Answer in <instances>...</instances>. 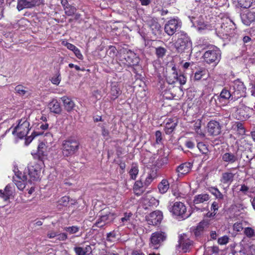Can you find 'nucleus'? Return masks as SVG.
I'll list each match as a JSON object with an SVG mask.
<instances>
[{
    "instance_id": "obj_1",
    "label": "nucleus",
    "mask_w": 255,
    "mask_h": 255,
    "mask_svg": "<svg viewBox=\"0 0 255 255\" xmlns=\"http://www.w3.org/2000/svg\"><path fill=\"white\" fill-rule=\"evenodd\" d=\"M176 36H177V39L174 45L178 52H189L191 50L192 42L186 33L180 31L177 33Z\"/></svg>"
},
{
    "instance_id": "obj_2",
    "label": "nucleus",
    "mask_w": 255,
    "mask_h": 255,
    "mask_svg": "<svg viewBox=\"0 0 255 255\" xmlns=\"http://www.w3.org/2000/svg\"><path fill=\"white\" fill-rule=\"evenodd\" d=\"M79 141L73 137L63 140L61 146L63 155L68 157L75 154L79 150Z\"/></svg>"
},
{
    "instance_id": "obj_3",
    "label": "nucleus",
    "mask_w": 255,
    "mask_h": 255,
    "mask_svg": "<svg viewBox=\"0 0 255 255\" xmlns=\"http://www.w3.org/2000/svg\"><path fill=\"white\" fill-rule=\"evenodd\" d=\"M116 217V214L109 208L105 209L100 213L98 219L95 223V226L102 228L113 222Z\"/></svg>"
},
{
    "instance_id": "obj_4",
    "label": "nucleus",
    "mask_w": 255,
    "mask_h": 255,
    "mask_svg": "<svg viewBox=\"0 0 255 255\" xmlns=\"http://www.w3.org/2000/svg\"><path fill=\"white\" fill-rule=\"evenodd\" d=\"M230 90L232 93V99H238L245 96L246 88L244 83L238 79L231 83Z\"/></svg>"
},
{
    "instance_id": "obj_5",
    "label": "nucleus",
    "mask_w": 255,
    "mask_h": 255,
    "mask_svg": "<svg viewBox=\"0 0 255 255\" xmlns=\"http://www.w3.org/2000/svg\"><path fill=\"white\" fill-rule=\"evenodd\" d=\"M221 56V51L216 46L210 48L204 53L203 55L205 61L209 64L212 63L217 64L220 60Z\"/></svg>"
},
{
    "instance_id": "obj_6",
    "label": "nucleus",
    "mask_w": 255,
    "mask_h": 255,
    "mask_svg": "<svg viewBox=\"0 0 255 255\" xmlns=\"http://www.w3.org/2000/svg\"><path fill=\"white\" fill-rule=\"evenodd\" d=\"M29 123L25 119H21L12 131L13 134L19 138L25 137L29 130Z\"/></svg>"
},
{
    "instance_id": "obj_7",
    "label": "nucleus",
    "mask_w": 255,
    "mask_h": 255,
    "mask_svg": "<svg viewBox=\"0 0 255 255\" xmlns=\"http://www.w3.org/2000/svg\"><path fill=\"white\" fill-rule=\"evenodd\" d=\"M182 26L181 21L177 18L168 20L164 25V31L169 36L173 35Z\"/></svg>"
},
{
    "instance_id": "obj_8",
    "label": "nucleus",
    "mask_w": 255,
    "mask_h": 255,
    "mask_svg": "<svg viewBox=\"0 0 255 255\" xmlns=\"http://www.w3.org/2000/svg\"><path fill=\"white\" fill-rule=\"evenodd\" d=\"M165 232L159 231L152 233L150 238L149 246L154 249H157L166 240Z\"/></svg>"
},
{
    "instance_id": "obj_9",
    "label": "nucleus",
    "mask_w": 255,
    "mask_h": 255,
    "mask_svg": "<svg viewBox=\"0 0 255 255\" xmlns=\"http://www.w3.org/2000/svg\"><path fill=\"white\" fill-rule=\"evenodd\" d=\"M253 114V110L242 104L236 111V117L238 120L246 121L249 119Z\"/></svg>"
},
{
    "instance_id": "obj_10",
    "label": "nucleus",
    "mask_w": 255,
    "mask_h": 255,
    "mask_svg": "<svg viewBox=\"0 0 255 255\" xmlns=\"http://www.w3.org/2000/svg\"><path fill=\"white\" fill-rule=\"evenodd\" d=\"M186 207L183 203L176 202L172 206L170 212L175 216L183 218H187L189 217L190 215L186 214Z\"/></svg>"
},
{
    "instance_id": "obj_11",
    "label": "nucleus",
    "mask_w": 255,
    "mask_h": 255,
    "mask_svg": "<svg viewBox=\"0 0 255 255\" xmlns=\"http://www.w3.org/2000/svg\"><path fill=\"white\" fill-rule=\"evenodd\" d=\"M28 175L29 181H36L39 179L40 176L41 168L39 164H35L34 165H29L27 167Z\"/></svg>"
},
{
    "instance_id": "obj_12",
    "label": "nucleus",
    "mask_w": 255,
    "mask_h": 255,
    "mask_svg": "<svg viewBox=\"0 0 255 255\" xmlns=\"http://www.w3.org/2000/svg\"><path fill=\"white\" fill-rule=\"evenodd\" d=\"M162 213L160 211H155L146 217L148 224L155 226L160 223L162 219Z\"/></svg>"
},
{
    "instance_id": "obj_13",
    "label": "nucleus",
    "mask_w": 255,
    "mask_h": 255,
    "mask_svg": "<svg viewBox=\"0 0 255 255\" xmlns=\"http://www.w3.org/2000/svg\"><path fill=\"white\" fill-rule=\"evenodd\" d=\"M222 160L228 164H233L239 161V157L236 152H227L222 154Z\"/></svg>"
},
{
    "instance_id": "obj_14",
    "label": "nucleus",
    "mask_w": 255,
    "mask_h": 255,
    "mask_svg": "<svg viewBox=\"0 0 255 255\" xmlns=\"http://www.w3.org/2000/svg\"><path fill=\"white\" fill-rule=\"evenodd\" d=\"M232 97V93L226 89L222 90L219 96L218 97L216 103L220 106H225L228 103L229 99Z\"/></svg>"
},
{
    "instance_id": "obj_15",
    "label": "nucleus",
    "mask_w": 255,
    "mask_h": 255,
    "mask_svg": "<svg viewBox=\"0 0 255 255\" xmlns=\"http://www.w3.org/2000/svg\"><path fill=\"white\" fill-rule=\"evenodd\" d=\"M207 130L211 135H219L221 131V128L220 124L215 121L209 122L207 125Z\"/></svg>"
},
{
    "instance_id": "obj_16",
    "label": "nucleus",
    "mask_w": 255,
    "mask_h": 255,
    "mask_svg": "<svg viewBox=\"0 0 255 255\" xmlns=\"http://www.w3.org/2000/svg\"><path fill=\"white\" fill-rule=\"evenodd\" d=\"M192 167V164L190 162H185L177 167L176 172L177 173L178 178L183 177L188 173Z\"/></svg>"
},
{
    "instance_id": "obj_17",
    "label": "nucleus",
    "mask_w": 255,
    "mask_h": 255,
    "mask_svg": "<svg viewBox=\"0 0 255 255\" xmlns=\"http://www.w3.org/2000/svg\"><path fill=\"white\" fill-rule=\"evenodd\" d=\"M37 4V1L32 0H18L16 8L18 11H21L24 8H31Z\"/></svg>"
},
{
    "instance_id": "obj_18",
    "label": "nucleus",
    "mask_w": 255,
    "mask_h": 255,
    "mask_svg": "<svg viewBox=\"0 0 255 255\" xmlns=\"http://www.w3.org/2000/svg\"><path fill=\"white\" fill-rule=\"evenodd\" d=\"M192 244L190 241L186 234L181 235L179 240V246L182 248L184 252H187L190 246Z\"/></svg>"
},
{
    "instance_id": "obj_19",
    "label": "nucleus",
    "mask_w": 255,
    "mask_h": 255,
    "mask_svg": "<svg viewBox=\"0 0 255 255\" xmlns=\"http://www.w3.org/2000/svg\"><path fill=\"white\" fill-rule=\"evenodd\" d=\"M14 186L11 184H8L6 186L4 190H0V197L4 201H7L13 193Z\"/></svg>"
},
{
    "instance_id": "obj_20",
    "label": "nucleus",
    "mask_w": 255,
    "mask_h": 255,
    "mask_svg": "<svg viewBox=\"0 0 255 255\" xmlns=\"http://www.w3.org/2000/svg\"><path fill=\"white\" fill-rule=\"evenodd\" d=\"M241 19L243 23L246 25H250L251 23L255 20V13L249 11L246 13L241 15Z\"/></svg>"
},
{
    "instance_id": "obj_21",
    "label": "nucleus",
    "mask_w": 255,
    "mask_h": 255,
    "mask_svg": "<svg viewBox=\"0 0 255 255\" xmlns=\"http://www.w3.org/2000/svg\"><path fill=\"white\" fill-rule=\"evenodd\" d=\"M64 109L68 112L72 111L75 107L74 102L69 98L64 96L61 98Z\"/></svg>"
},
{
    "instance_id": "obj_22",
    "label": "nucleus",
    "mask_w": 255,
    "mask_h": 255,
    "mask_svg": "<svg viewBox=\"0 0 255 255\" xmlns=\"http://www.w3.org/2000/svg\"><path fill=\"white\" fill-rule=\"evenodd\" d=\"M235 174L231 172H225L222 173L220 181L227 184H230L233 181Z\"/></svg>"
},
{
    "instance_id": "obj_23",
    "label": "nucleus",
    "mask_w": 255,
    "mask_h": 255,
    "mask_svg": "<svg viewBox=\"0 0 255 255\" xmlns=\"http://www.w3.org/2000/svg\"><path fill=\"white\" fill-rule=\"evenodd\" d=\"M23 178H21L19 176L16 177L14 178V182L18 189L22 190L25 187L26 180L28 179L27 175H23Z\"/></svg>"
},
{
    "instance_id": "obj_24",
    "label": "nucleus",
    "mask_w": 255,
    "mask_h": 255,
    "mask_svg": "<svg viewBox=\"0 0 255 255\" xmlns=\"http://www.w3.org/2000/svg\"><path fill=\"white\" fill-rule=\"evenodd\" d=\"M48 108L51 112L59 114L61 112L60 103L55 99L52 100L48 104Z\"/></svg>"
},
{
    "instance_id": "obj_25",
    "label": "nucleus",
    "mask_w": 255,
    "mask_h": 255,
    "mask_svg": "<svg viewBox=\"0 0 255 255\" xmlns=\"http://www.w3.org/2000/svg\"><path fill=\"white\" fill-rule=\"evenodd\" d=\"M121 94V91L118 87V83L113 82L111 84V95L112 99L115 100L117 99Z\"/></svg>"
},
{
    "instance_id": "obj_26",
    "label": "nucleus",
    "mask_w": 255,
    "mask_h": 255,
    "mask_svg": "<svg viewBox=\"0 0 255 255\" xmlns=\"http://www.w3.org/2000/svg\"><path fill=\"white\" fill-rule=\"evenodd\" d=\"M210 196L207 194H201L196 195L193 200V203L194 204H198L203 203L204 202L207 201L209 200Z\"/></svg>"
},
{
    "instance_id": "obj_27",
    "label": "nucleus",
    "mask_w": 255,
    "mask_h": 255,
    "mask_svg": "<svg viewBox=\"0 0 255 255\" xmlns=\"http://www.w3.org/2000/svg\"><path fill=\"white\" fill-rule=\"evenodd\" d=\"M150 27L152 30V33L155 35H159L161 33V26L156 21L151 20L149 23Z\"/></svg>"
},
{
    "instance_id": "obj_28",
    "label": "nucleus",
    "mask_w": 255,
    "mask_h": 255,
    "mask_svg": "<svg viewBox=\"0 0 255 255\" xmlns=\"http://www.w3.org/2000/svg\"><path fill=\"white\" fill-rule=\"evenodd\" d=\"M171 70L172 73L169 74L166 79L168 83L170 84H172L176 82L178 77V73L175 67H172Z\"/></svg>"
},
{
    "instance_id": "obj_29",
    "label": "nucleus",
    "mask_w": 255,
    "mask_h": 255,
    "mask_svg": "<svg viewBox=\"0 0 255 255\" xmlns=\"http://www.w3.org/2000/svg\"><path fill=\"white\" fill-rule=\"evenodd\" d=\"M158 189L160 193H165L168 190L169 184L167 180H162L158 185Z\"/></svg>"
},
{
    "instance_id": "obj_30",
    "label": "nucleus",
    "mask_w": 255,
    "mask_h": 255,
    "mask_svg": "<svg viewBox=\"0 0 255 255\" xmlns=\"http://www.w3.org/2000/svg\"><path fill=\"white\" fill-rule=\"evenodd\" d=\"M133 191L137 195H140L143 192L142 183L140 181H136L133 186Z\"/></svg>"
},
{
    "instance_id": "obj_31",
    "label": "nucleus",
    "mask_w": 255,
    "mask_h": 255,
    "mask_svg": "<svg viewBox=\"0 0 255 255\" xmlns=\"http://www.w3.org/2000/svg\"><path fill=\"white\" fill-rule=\"evenodd\" d=\"M14 90L15 93L20 96H25L28 93L27 88L21 85L16 86Z\"/></svg>"
},
{
    "instance_id": "obj_32",
    "label": "nucleus",
    "mask_w": 255,
    "mask_h": 255,
    "mask_svg": "<svg viewBox=\"0 0 255 255\" xmlns=\"http://www.w3.org/2000/svg\"><path fill=\"white\" fill-rule=\"evenodd\" d=\"M144 203L149 206H156L158 204V200L153 197L148 196L144 199Z\"/></svg>"
},
{
    "instance_id": "obj_33",
    "label": "nucleus",
    "mask_w": 255,
    "mask_h": 255,
    "mask_svg": "<svg viewBox=\"0 0 255 255\" xmlns=\"http://www.w3.org/2000/svg\"><path fill=\"white\" fill-rule=\"evenodd\" d=\"M176 126V123L173 122L167 123L165 127V132L166 134H170Z\"/></svg>"
},
{
    "instance_id": "obj_34",
    "label": "nucleus",
    "mask_w": 255,
    "mask_h": 255,
    "mask_svg": "<svg viewBox=\"0 0 255 255\" xmlns=\"http://www.w3.org/2000/svg\"><path fill=\"white\" fill-rule=\"evenodd\" d=\"M138 173V167L136 165H132L131 168L129 171V174L130 176V178L133 180L135 179Z\"/></svg>"
},
{
    "instance_id": "obj_35",
    "label": "nucleus",
    "mask_w": 255,
    "mask_h": 255,
    "mask_svg": "<svg viewBox=\"0 0 255 255\" xmlns=\"http://www.w3.org/2000/svg\"><path fill=\"white\" fill-rule=\"evenodd\" d=\"M201 121L199 120H197L194 124V129L196 132L201 136H204V133L201 129Z\"/></svg>"
},
{
    "instance_id": "obj_36",
    "label": "nucleus",
    "mask_w": 255,
    "mask_h": 255,
    "mask_svg": "<svg viewBox=\"0 0 255 255\" xmlns=\"http://www.w3.org/2000/svg\"><path fill=\"white\" fill-rule=\"evenodd\" d=\"M238 3L241 7L248 8L251 7L253 0H238Z\"/></svg>"
},
{
    "instance_id": "obj_37",
    "label": "nucleus",
    "mask_w": 255,
    "mask_h": 255,
    "mask_svg": "<svg viewBox=\"0 0 255 255\" xmlns=\"http://www.w3.org/2000/svg\"><path fill=\"white\" fill-rule=\"evenodd\" d=\"M64 10L65 13L68 16L74 15L77 11L76 8L70 4L67 7H66Z\"/></svg>"
},
{
    "instance_id": "obj_38",
    "label": "nucleus",
    "mask_w": 255,
    "mask_h": 255,
    "mask_svg": "<svg viewBox=\"0 0 255 255\" xmlns=\"http://www.w3.org/2000/svg\"><path fill=\"white\" fill-rule=\"evenodd\" d=\"M206 74V70L204 69H200L195 73L194 79L196 80H200Z\"/></svg>"
},
{
    "instance_id": "obj_39",
    "label": "nucleus",
    "mask_w": 255,
    "mask_h": 255,
    "mask_svg": "<svg viewBox=\"0 0 255 255\" xmlns=\"http://www.w3.org/2000/svg\"><path fill=\"white\" fill-rule=\"evenodd\" d=\"M207 224L206 222H200L196 227L195 231V234L196 235H199L200 232L203 231L204 228L207 226Z\"/></svg>"
},
{
    "instance_id": "obj_40",
    "label": "nucleus",
    "mask_w": 255,
    "mask_h": 255,
    "mask_svg": "<svg viewBox=\"0 0 255 255\" xmlns=\"http://www.w3.org/2000/svg\"><path fill=\"white\" fill-rule=\"evenodd\" d=\"M79 227L76 226L65 227L64 230L70 234H74L79 232Z\"/></svg>"
},
{
    "instance_id": "obj_41",
    "label": "nucleus",
    "mask_w": 255,
    "mask_h": 255,
    "mask_svg": "<svg viewBox=\"0 0 255 255\" xmlns=\"http://www.w3.org/2000/svg\"><path fill=\"white\" fill-rule=\"evenodd\" d=\"M132 215V214L131 213L125 214L124 217L121 218V221L124 225H126L128 223H130Z\"/></svg>"
},
{
    "instance_id": "obj_42",
    "label": "nucleus",
    "mask_w": 255,
    "mask_h": 255,
    "mask_svg": "<svg viewBox=\"0 0 255 255\" xmlns=\"http://www.w3.org/2000/svg\"><path fill=\"white\" fill-rule=\"evenodd\" d=\"M166 52V50L162 47H158L156 48V54L159 58L163 57Z\"/></svg>"
},
{
    "instance_id": "obj_43",
    "label": "nucleus",
    "mask_w": 255,
    "mask_h": 255,
    "mask_svg": "<svg viewBox=\"0 0 255 255\" xmlns=\"http://www.w3.org/2000/svg\"><path fill=\"white\" fill-rule=\"evenodd\" d=\"M212 194L217 198L220 200L224 199V195L217 188H212Z\"/></svg>"
},
{
    "instance_id": "obj_44",
    "label": "nucleus",
    "mask_w": 255,
    "mask_h": 255,
    "mask_svg": "<svg viewBox=\"0 0 255 255\" xmlns=\"http://www.w3.org/2000/svg\"><path fill=\"white\" fill-rule=\"evenodd\" d=\"M239 191L245 195H248L249 193H252L250 188L247 185L243 184L241 185V187Z\"/></svg>"
},
{
    "instance_id": "obj_45",
    "label": "nucleus",
    "mask_w": 255,
    "mask_h": 255,
    "mask_svg": "<svg viewBox=\"0 0 255 255\" xmlns=\"http://www.w3.org/2000/svg\"><path fill=\"white\" fill-rule=\"evenodd\" d=\"M197 147L199 150L203 154H206L208 151V149L206 145L203 142H199Z\"/></svg>"
},
{
    "instance_id": "obj_46",
    "label": "nucleus",
    "mask_w": 255,
    "mask_h": 255,
    "mask_svg": "<svg viewBox=\"0 0 255 255\" xmlns=\"http://www.w3.org/2000/svg\"><path fill=\"white\" fill-rule=\"evenodd\" d=\"M229 241V238L228 236H224L219 238L218 240V243L220 245L227 244Z\"/></svg>"
},
{
    "instance_id": "obj_47",
    "label": "nucleus",
    "mask_w": 255,
    "mask_h": 255,
    "mask_svg": "<svg viewBox=\"0 0 255 255\" xmlns=\"http://www.w3.org/2000/svg\"><path fill=\"white\" fill-rule=\"evenodd\" d=\"M61 77L59 73L56 74L51 78V82L56 85H58L61 81Z\"/></svg>"
},
{
    "instance_id": "obj_48",
    "label": "nucleus",
    "mask_w": 255,
    "mask_h": 255,
    "mask_svg": "<svg viewBox=\"0 0 255 255\" xmlns=\"http://www.w3.org/2000/svg\"><path fill=\"white\" fill-rule=\"evenodd\" d=\"M69 202V198L67 196L62 197L59 201L58 204L63 206H66Z\"/></svg>"
},
{
    "instance_id": "obj_49",
    "label": "nucleus",
    "mask_w": 255,
    "mask_h": 255,
    "mask_svg": "<svg viewBox=\"0 0 255 255\" xmlns=\"http://www.w3.org/2000/svg\"><path fill=\"white\" fill-rule=\"evenodd\" d=\"M177 82H179L180 85H184L186 82V78L183 74H178Z\"/></svg>"
},
{
    "instance_id": "obj_50",
    "label": "nucleus",
    "mask_w": 255,
    "mask_h": 255,
    "mask_svg": "<svg viewBox=\"0 0 255 255\" xmlns=\"http://www.w3.org/2000/svg\"><path fill=\"white\" fill-rule=\"evenodd\" d=\"M74 251L77 255H86V251L81 247H76Z\"/></svg>"
},
{
    "instance_id": "obj_51",
    "label": "nucleus",
    "mask_w": 255,
    "mask_h": 255,
    "mask_svg": "<svg viewBox=\"0 0 255 255\" xmlns=\"http://www.w3.org/2000/svg\"><path fill=\"white\" fill-rule=\"evenodd\" d=\"M233 229L234 231L237 232L241 231L243 229L242 223L240 222H237L235 223L233 226Z\"/></svg>"
},
{
    "instance_id": "obj_52",
    "label": "nucleus",
    "mask_w": 255,
    "mask_h": 255,
    "mask_svg": "<svg viewBox=\"0 0 255 255\" xmlns=\"http://www.w3.org/2000/svg\"><path fill=\"white\" fill-rule=\"evenodd\" d=\"M244 233L249 237H251L254 235V230L251 228H246L245 229Z\"/></svg>"
},
{
    "instance_id": "obj_53",
    "label": "nucleus",
    "mask_w": 255,
    "mask_h": 255,
    "mask_svg": "<svg viewBox=\"0 0 255 255\" xmlns=\"http://www.w3.org/2000/svg\"><path fill=\"white\" fill-rule=\"evenodd\" d=\"M154 178V177L151 174H149L148 176L146 177L145 180L144 181L145 185L146 186L149 185L153 181Z\"/></svg>"
},
{
    "instance_id": "obj_54",
    "label": "nucleus",
    "mask_w": 255,
    "mask_h": 255,
    "mask_svg": "<svg viewBox=\"0 0 255 255\" xmlns=\"http://www.w3.org/2000/svg\"><path fill=\"white\" fill-rule=\"evenodd\" d=\"M73 52L74 53L75 56L79 59H83V56L82 53H81L80 50L76 48L74 51Z\"/></svg>"
},
{
    "instance_id": "obj_55",
    "label": "nucleus",
    "mask_w": 255,
    "mask_h": 255,
    "mask_svg": "<svg viewBox=\"0 0 255 255\" xmlns=\"http://www.w3.org/2000/svg\"><path fill=\"white\" fill-rule=\"evenodd\" d=\"M63 44H64L65 46H66V47H67L68 49H69V50H71V51H74V50L77 48V47H76L75 45H74L73 44H71V43H69V42H63Z\"/></svg>"
},
{
    "instance_id": "obj_56",
    "label": "nucleus",
    "mask_w": 255,
    "mask_h": 255,
    "mask_svg": "<svg viewBox=\"0 0 255 255\" xmlns=\"http://www.w3.org/2000/svg\"><path fill=\"white\" fill-rule=\"evenodd\" d=\"M58 240L59 241H64L67 239V235L66 233H61L57 234Z\"/></svg>"
},
{
    "instance_id": "obj_57",
    "label": "nucleus",
    "mask_w": 255,
    "mask_h": 255,
    "mask_svg": "<svg viewBox=\"0 0 255 255\" xmlns=\"http://www.w3.org/2000/svg\"><path fill=\"white\" fill-rule=\"evenodd\" d=\"M58 232L54 231H51L48 232L47 233V237L49 239H53L55 238V237L57 236Z\"/></svg>"
},
{
    "instance_id": "obj_58",
    "label": "nucleus",
    "mask_w": 255,
    "mask_h": 255,
    "mask_svg": "<svg viewBox=\"0 0 255 255\" xmlns=\"http://www.w3.org/2000/svg\"><path fill=\"white\" fill-rule=\"evenodd\" d=\"M156 141L157 143H159L162 140L161 132L158 130L155 132Z\"/></svg>"
},
{
    "instance_id": "obj_59",
    "label": "nucleus",
    "mask_w": 255,
    "mask_h": 255,
    "mask_svg": "<svg viewBox=\"0 0 255 255\" xmlns=\"http://www.w3.org/2000/svg\"><path fill=\"white\" fill-rule=\"evenodd\" d=\"M102 135L106 139H108L109 138V132L108 130L105 129V128H102Z\"/></svg>"
},
{
    "instance_id": "obj_60",
    "label": "nucleus",
    "mask_w": 255,
    "mask_h": 255,
    "mask_svg": "<svg viewBox=\"0 0 255 255\" xmlns=\"http://www.w3.org/2000/svg\"><path fill=\"white\" fill-rule=\"evenodd\" d=\"M238 130L241 134H244L245 133V129L241 124H238Z\"/></svg>"
},
{
    "instance_id": "obj_61",
    "label": "nucleus",
    "mask_w": 255,
    "mask_h": 255,
    "mask_svg": "<svg viewBox=\"0 0 255 255\" xmlns=\"http://www.w3.org/2000/svg\"><path fill=\"white\" fill-rule=\"evenodd\" d=\"M218 209V204L216 202H214L211 206V210H213L214 213Z\"/></svg>"
},
{
    "instance_id": "obj_62",
    "label": "nucleus",
    "mask_w": 255,
    "mask_h": 255,
    "mask_svg": "<svg viewBox=\"0 0 255 255\" xmlns=\"http://www.w3.org/2000/svg\"><path fill=\"white\" fill-rule=\"evenodd\" d=\"M110 54L112 56H114L115 54V53L116 52V49L115 47L114 46H111L110 47Z\"/></svg>"
},
{
    "instance_id": "obj_63",
    "label": "nucleus",
    "mask_w": 255,
    "mask_h": 255,
    "mask_svg": "<svg viewBox=\"0 0 255 255\" xmlns=\"http://www.w3.org/2000/svg\"><path fill=\"white\" fill-rule=\"evenodd\" d=\"M186 145L189 148H192L194 146V143L191 141H187L186 142Z\"/></svg>"
},
{
    "instance_id": "obj_64",
    "label": "nucleus",
    "mask_w": 255,
    "mask_h": 255,
    "mask_svg": "<svg viewBox=\"0 0 255 255\" xmlns=\"http://www.w3.org/2000/svg\"><path fill=\"white\" fill-rule=\"evenodd\" d=\"M61 3L63 6L64 9L66 7H67L70 5L67 0H61Z\"/></svg>"
}]
</instances>
